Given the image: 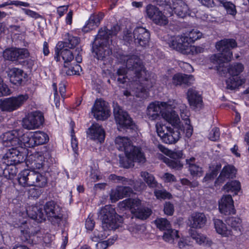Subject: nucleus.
<instances>
[{"mask_svg":"<svg viewBox=\"0 0 249 249\" xmlns=\"http://www.w3.org/2000/svg\"><path fill=\"white\" fill-rule=\"evenodd\" d=\"M74 123L73 122H71L70 124V125L71 127H72L71 130V147L73 150V151L76 153L78 150V142L75 138V136L73 134L74 133V130L73 128Z\"/></svg>","mask_w":249,"mask_h":249,"instance_id":"obj_52","label":"nucleus"},{"mask_svg":"<svg viewBox=\"0 0 249 249\" xmlns=\"http://www.w3.org/2000/svg\"><path fill=\"white\" fill-rule=\"evenodd\" d=\"M63 41L58 42L56 45L59 49L69 48L72 49L75 48L80 42L78 36H75L70 33H66L63 35Z\"/></svg>","mask_w":249,"mask_h":249,"instance_id":"obj_28","label":"nucleus"},{"mask_svg":"<svg viewBox=\"0 0 249 249\" xmlns=\"http://www.w3.org/2000/svg\"><path fill=\"white\" fill-rule=\"evenodd\" d=\"M159 149L160 151L168 156L170 158L163 157V161L166 163L168 166L172 169L176 170H180L183 167V164L180 162L179 159L182 158L183 154L181 151H173L170 150L166 147L160 145Z\"/></svg>","mask_w":249,"mask_h":249,"instance_id":"obj_11","label":"nucleus"},{"mask_svg":"<svg viewBox=\"0 0 249 249\" xmlns=\"http://www.w3.org/2000/svg\"><path fill=\"white\" fill-rule=\"evenodd\" d=\"M109 179L116 183H122L124 184H129L131 185H132L134 184L133 181L128 180L127 178L121 176H117L114 174L110 175L109 176Z\"/></svg>","mask_w":249,"mask_h":249,"instance_id":"obj_49","label":"nucleus"},{"mask_svg":"<svg viewBox=\"0 0 249 249\" xmlns=\"http://www.w3.org/2000/svg\"><path fill=\"white\" fill-rule=\"evenodd\" d=\"M43 212L53 224H58L62 219L61 208L54 201L47 202L43 207Z\"/></svg>","mask_w":249,"mask_h":249,"instance_id":"obj_15","label":"nucleus"},{"mask_svg":"<svg viewBox=\"0 0 249 249\" xmlns=\"http://www.w3.org/2000/svg\"><path fill=\"white\" fill-rule=\"evenodd\" d=\"M20 144L18 145V148L20 149H22L23 147H33L34 146V139L33 137L32 132H28L19 136Z\"/></svg>","mask_w":249,"mask_h":249,"instance_id":"obj_34","label":"nucleus"},{"mask_svg":"<svg viewBox=\"0 0 249 249\" xmlns=\"http://www.w3.org/2000/svg\"><path fill=\"white\" fill-rule=\"evenodd\" d=\"M29 53L26 49L11 48L6 49L3 53L4 58L7 60L15 61L29 56Z\"/></svg>","mask_w":249,"mask_h":249,"instance_id":"obj_21","label":"nucleus"},{"mask_svg":"<svg viewBox=\"0 0 249 249\" xmlns=\"http://www.w3.org/2000/svg\"><path fill=\"white\" fill-rule=\"evenodd\" d=\"M74 58L72 53L68 48L59 49L57 45L55 48L54 58L57 61H63L65 68L69 62L73 60Z\"/></svg>","mask_w":249,"mask_h":249,"instance_id":"obj_27","label":"nucleus"},{"mask_svg":"<svg viewBox=\"0 0 249 249\" xmlns=\"http://www.w3.org/2000/svg\"><path fill=\"white\" fill-rule=\"evenodd\" d=\"M24 160L22 152L18 147L9 149L3 157V163L6 165H15Z\"/></svg>","mask_w":249,"mask_h":249,"instance_id":"obj_18","label":"nucleus"},{"mask_svg":"<svg viewBox=\"0 0 249 249\" xmlns=\"http://www.w3.org/2000/svg\"><path fill=\"white\" fill-rule=\"evenodd\" d=\"M132 192V190L129 187L118 186L110 191V200L112 203L116 202L119 199L129 195Z\"/></svg>","mask_w":249,"mask_h":249,"instance_id":"obj_26","label":"nucleus"},{"mask_svg":"<svg viewBox=\"0 0 249 249\" xmlns=\"http://www.w3.org/2000/svg\"><path fill=\"white\" fill-rule=\"evenodd\" d=\"M28 94H20L0 101V109L2 111L12 112L19 108L28 99Z\"/></svg>","mask_w":249,"mask_h":249,"instance_id":"obj_13","label":"nucleus"},{"mask_svg":"<svg viewBox=\"0 0 249 249\" xmlns=\"http://www.w3.org/2000/svg\"><path fill=\"white\" fill-rule=\"evenodd\" d=\"M11 94L10 90L7 86L3 83V79L0 77V97Z\"/></svg>","mask_w":249,"mask_h":249,"instance_id":"obj_53","label":"nucleus"},{"mask_svg":"<svg viewBox=\"0 0 249 249\" xmlns=\"http://www.w3.org/2000/svg\"><path fill=\"white\" fill-rule=\"evenodd\" d=\"M8 75L10 82L14 85H18L21 83L23 71L19 69L14 68L9 70Z\"/></svg>","mask_w":249,"mask_h":249,"instance_id":"obj_35","label":"nucleus"},{"mask_svg":"<svg viewBox=\"0 0 249 249\" xmlns=\"http://www.w3.org/2000/svg\"><path fill=\"white\" fill-rule=\"evenodd\" d=\"M189 245V242L187 238L182 237L178 242V245L180 249H184Z\"/></svg>","mask_w":249,"mask_h":249,"instance_id":"obj_62","label":"nucleus"},{"mask_svg":"<svg viewBox=\"0 0 249 249\" xmlns=\"http://www.w3.org/2000/svg\"><path fill=\"white\" fill-rule=\"evenodd\" d=\"M207 218L203 213H194L188 218L187 224L192 228L201 229L204 227Z\"/></svg>","mask_w":249,"mask_h":249,"instance_id":"obj_25","label":"nucleus"},{"mask_svg":"<svg viewBox=\"0 0 249 249\" xmlns=\"http://www.w3.org/2000/svg\"><path fill=\"white\" fill-rule=\"evenodd\" d=\"M211 168V173L207 174L203 178V181L209 182L211 180H213L217 175L219 170L221 168V166L216 165L215 166H213Z\"/></svg>","mask_w":249,"mask_h":249,"instance_id":"obj_48","label":"nucleus"},{"mask_svg":"<svg viewBox=\"0 0 249 249\" xmlns=\"http://www.w3.org/2000/svg\"><path fill=\"white\" fill-rule=\"evenodd\" d=\"M213 222L214 228L217 234L223 237L230 238L231 241H232L235 238V236L233 234L232 229L228 228L222 220L214 218L213 219Z\"/></svg>","mask_w":249,"mask_h":249,"instance_id":"obj_23","label":"nucleus"},{"mask_svg":"<svg viewBox=\"0 0 249 249\" xmlns=\"http://www.w3.org/2000/svg\"><path fill=\"white\" fill-rule=\"evenodd\" d=\"M3 171L4 176L8 179H11L16 175L18 170L17 168L13 165H7Z\"/></svg>","mask_w":249,"mask_h":249,"instance_id":"obj_50","label":"nucleus"},{"mask_svg":"<svg viewBox=\"0 0 249 249\" xmlns=\"http://www.w3.org/2000/svg\"><path fill=\"white\" fill-rule=\"evenodd\" d=\"M155 223L157 228L160 231H166L171 228L170 222L166 218H157L155 220Z\"/></svg>","mask_w":249,"mask_h":249,"instance_id":"obj_46","label":"nucleus"},{"mask_svg":"<svg viewBox=\"0 0 249 249\" xmlns=\"http://www.w3.org/2000/svg\"><path fill=\"white\" fill-rule=\"evenodd\" d=\"M146 13L147 17L157 25L164 26L168 23L167 18L156 6L147 5Z\"/></svg>","mask_w":249,"mask_h":249,"instance_id":"obj_19","label":"nucleus"},{"mask_svg":"<svg viewBox=\"0 0 249 249\" xmlns=\"http://www.w3.org/2000/svg\"><path fill=\"white\" fill-rule=\"evenodd\" d=\"M241 189L240 183L237 180L228 182L223 187V190L228 193L237 195Z\"/></svg>","mask_w":249,"mask_h":249,"instance_id":"obj_39","label":"nucleus"},{"mask_svg":"<svg viewBox=\"0 0 249 249\" xmlns=\"http://www.w3.org/2000/svg\"><path fill=\"white\" fill-rule=\"evenodd\" d=\"M195 81L192 75H187L182 73H177L172 78V82L175 85H181L183 84L190 85Z\"/></svg>","mask_w":249,"mask_h":249,"instance_id":"obj_33","label":"nucleus"},{"mask_svg":"<svg viewBox=\"0 0 249 249\" xmlns=\"http://www.w3.org/2000/svg\"><path fill=\"white\" fill-rule=\"evenodd\" d=\"M228 223L235 231L240 232L242 231V221L240 218L237 217H230L228 220Z\"/></svg>","mask_w":249,"mask_h":249,"instance_id":"obj_42","label":"nucleus"},{"mask_svg":"<svg viewBox=\"0 0 249 249\" xmlns=\"http://www.w3.org/2000/svg\"><path fill=\"white\" fill-rule=\"evenodd\" d=\"M182 38L179 36H172L167 41L169 46L184 54H195L202 53L204 48L200 46H193L188 39Z\"/></svg>","mask_w":249,"mask_h":249,"instance_id":"obj_8","label":"nucleus"},{"mask_svg":"<svg viewBox=\"0 0 249 249\" xmlns=\"http://www.w3.org/2000/svg\"><path fill=\"white\" fill-rule=\"evenodd\" d=\"M9 5H15L17 6H22L24 7H29L30 6L29 3L25 2H22L18 0H9Z\"/></svg>","mask_w":249,"mask_h":249,"instance_id":"obj_64","label":"nucleus"},{"mask_svg":"<svg viewBox=\"0 0 249 249\" xmlns=\"http://www.w3.org/2000/svg\"><path fill=\"white\" fill-rule=\"evenodd\" d=\"M142 206L141 200L138 198H128L120 202L118 207L121 210L129 209L134 214Z\"/></svg>","mask_w":249,"mask_h":249,"instance_id":"obj_30","label":"nucleus"},{"mask_svg":"<svg viewBox=\"0 0 249 249\" xmlns=\"http://www.w3.org/2000/svg\"><path fill=\"white\" fill-rule=\"evenodd\" d=\"M195 159L194 158L186 160V163L188 165L189 170L192 175L201 177L203 174V171L201 167L195 164Z\"/></svg>","mask_w":249,"mask_h":249,"instance_id":"obj_36","label":"nucleus"},{"mask_svg":"<svg viewBox=\"0 0 249 249\" xmlns=\"http://www.w3.org/2000/svg\"><path fill=\"white\" fill-rule=\"evenodd\" d=\"M91 112L94 117L98 120H105L110 115L107 103L101 99L95 101Z\"/></svg>","mask_w":249,"mask_h":249,"instance_id":"obj_17","label":"nucleus"},{"mask_svg":"<svg viewBox=\"0 0 249 249\" xmlns=\"http://www.w3.org/2000/svg\"><path fill=\"white\" fill-rule=\"evenodd\" d=\"M107 37H108L106 29L100 30L95 38L92 50L98 60H103L111 52L109 48L111 40H109Z\"/></svg>","mask_w":249,"mask_h":249,"instance_id":"obj_9","label":"nucleus"},{"mask_svg":"<svg viewBox=\"0 0 249 249\" xmlns=\"http://www.w3.org/2000/svg\"><path fill=\"white\" fill-rule=\"evenodd\" d=\"M218 208L220 212L225 215L235 213L233 200L231 196L224 195L219 201Z\"/></svg>","mask_w":249,"mask_h":249,"instance_id":"obj_24","label":"nucleus"},{"mask_svg":"<svg viewBox=\"0 0 249 249\" xmlns=\"http://www.w3.org/2000/svg\"><path fill=\"white\" fill-rule=\"evenodd\" d=\"M151 210L147 207H142V206L134 213V215L141 219H145L151 214Z\"/></svg>","mask_w":249,"mask_h":249,"instance_id":"obj_44","label":"nucleus"},{"mask_svg":"<svg viewBox=\"0 0 249 249\" xmlns=\"http://www.w3.org/2000/svg\"><path fill=\"white\" fill-rule=\"evenodd\" d=\"M104 18V14L100 13L98 14H94L90 16L89 19L90 21H92L94 24H96L99 26L100 23V21L102 20Z\"/></svg>","mask_w":249,"mask_h":249,"instance_id":"obj_56","label":"nucleus"},{"mask_svg":"<svg viewBox=\"0 0 249 249\" xmlns=\"http://www.w3.org/2000/svg\"><path fill=\"white\" fill-rule=\"evenodd\" d=\"M179 65L182 69L186 72H191L193 71V67L190 64L188 63L181 62L179 63Z\"/></svg>","mask_w":249,"mask_h":249,"instance_id":"obj_63","label":"nucleus"},{"mask_svg":"<svg viewBox=\"0 0 249 249\" xmlns=\"http://www.w3.org/2000/svg\"><path fill=\"white\" fill-rule=\"evenodd\" d=\"M114 142L116 148L125 153V159L120 160V164L123 167L130 168L133 165L134 161H145V159L143 153L138 147L132 145L131 141L128 137L118 136L115 139Z\"/></svg>","mask_w":249,"mask_h":249,"instance_id":"obj_4","label":"nucleus"},{"mask_svg":"<svg viewBox=\"0 0 249 249\" xmlns=\"http://www.w3.org/2000/svg\"><path fill=\"white\" fill-rule=\"evenodd\" d=\"M123 38L127 42L134 40L136 44L141 46H146L149 41L150 33L145 28L138 27L135 29L133 33L129 30L124 31Z\"/></svg>","mask_w":249,"mask_h":249,"instance_id":"obj_10","label":"nucleus"},{"mask_svg":"<svg viewBox=\"0 0 249 249\" xmlns=\"http://www.w3.org/2000/svg\"><path fill=\"white\" fill-rule=\"evenodd\" d=\"M87 137L90 140L102 143L104 141L105 131L98 124H92L87 131Z\"/></svg>","mask_w":249,"mask_h":249,"instance_id":"obj_22","label":"nucleus"},{"mask_svg":"<svg viewBox=\"0 0 249 249\" xmlns=\"http://www.w3.org/2000/svg\"><path fill=\"white\" fill-rule=\"evenodd\" d=\"M237 44L233 39H224L216 43L215 47L221 53L212 55L211 60L216 66V70L219 74L222 75L228 71L231 77L226 80L227 88L231 90L234 89L241 86L245 82V79L238 75L243 71L244 65L240 63H235L228 68L225 66V63L231 60L232 53L231 49L235 48Z\"/></svg>","mask_w":249,"mask_h":249,"instance_id":"obj_3","label":"nucleus"},{"mask_svg":"<svg viewBox=\"0 0 249 249\" xmlns=\"http://www.w3.org/2000/svg\"><path fill=\"white\" fill-rule=\"evenodd\" d=\"M220 137L219 129L217 127L213 128L209 134V139L212 141H216Z\"/></svg>","mask_w":249,"mask_h":249,"instance_id":"obj_55","label":"nucleus"},{"mask_svg":"<svg viewBox=\"0 0 249 249\" xmlns=\"http://www.w3.org/2000/svg\"><path fill=\"white\" fill-rule=\"evenodd\" d=\"M154 195L158 199H170L172 195L165 190H155Z\"/></svg>","mask_w":249,"mask_h":249,"instance_id":"obj_51","label":"nucleus"},{"mask_svg":"<svg viewBox=\"0 0 249 249\" xmlns=\"http://www.w3.org/2000/svg\"><path fill=\"white\" fill-rule=\"evenodd\" d=\"M144 229V227L134 224L129 225L128 228V230L132 235L136 237L141 236V234L143 232Z\"/></svg>","mask_w":249,"mask_h":249,"instance_id":"obj_47","label":"nucleus"},{"mask_svg":"<svg viewBox=\"0 0 249 249\" xmlns=\"http://www.w3.org/2000/svg\"><path fill=\"white\" fill-rule=\"evenodd\" d=\"M22 134L20 130H13L3 133L0 136L2 144L4 146L18 147L20 144L19 136Z\"/></svg>","mask_w":249,"mask_h":249,"instance_id":"obj_20","label":"nucleus"},{"mask_svg":"<svg viewBox=\"0 0 249 249\" xmlns=\"http://www.w3.org/2000/svg\"><path fill=\"white\" fill-rule=\"evenodd\" d=\"M22 215L24 219H26L27 216H29L39 222L45 219V214L43 212L42 208L38 206L28 207L26 210V213H23Z\"/></svg>","mask_w":249,"mask_h":249,"instance_id":"obj_29","label":"nucleus"},{"mask_svg":"<svg viewBox=\"0 0 249 249\" xmlns=\"http://www.w3.org/2000/svg\"><path fill=\"white\" fill-rule=\"evenodd\" d=\"M113 112L119 130L133 128V124L132 119L127 113L123 110L118 104L114 105Z\"/></svg>","mask_w":249,"mask_h":249,"instance_id":"obj_14","label":"nucleus"},{"mask_svg":"<svg viewBox=\"0 0 249 249\" xmlns=\"http://www.w3.org/2000/svg\"><path fill=\"white\" fill-rule=\"evenodd\" d=\"M95 225V222L93 221V219L92 216H90V215L87 218L85 222V227L87 230L91 231Z\"/></svg>","mask_w":249,"mask_h":249,"instance_id":"obj_59","label":"nucleus"},{"mask_svg":"<svg viewBox=\"0 0 249 249\" xmlns=\"http://www.w3.org/2000/svg\"><path fill=\"white\" fill-rule=\"evenodd\" d=\"M179 237L178 231L170 228L164 231L162 235L163 240L169 244H174L175 240Z\"/></svg>","mask_w":249,"mask_h":249,"instance_id":"obj_38","label":"nucleus"},{"mask_svg":"<svg viewBox=\"0 0 249 249\" xmlns=\"http://www.w3.org/2000/svg\"><path fill=\"white\" fill-rule=\"evenodd\" d=\"M44 122V116L40 111H33L29 113L23 119V126L28 130L36 129L39 127Z\"/></svg>","mask_w":249,"mask_h":249,"instance_id":"obj_16","label":"nucleus"},{"mask_svg":"<svg viewBox=\"0 0 249 249\" xmlns=\"http://www.w3.org/2000/svg\"><path fill=\"white\" fill-rule=\"evenodd\" d=\"M174 206L169 202H166L164 207V213L167 215H172L174 213Z\"/></svg>","mask_w":249,"mask_h":249,"instance_id":"obj_61","label":"nucleus"},{"mask_svg":"<svg viewBox=\"0 0 249 249\" xmlns=\"http://www.w3.org/2000/svg\"><path fill=\"white\" fill-rule=\"evenodd\" d=\"M50 157L49 151L44 147L40 151L28 156L26 159V164L28 166L34 169H40L43 167L45 160Z\"/></svg>","mask_w":249,"mask_h":249,"instance_id":"obj_12","label":"nucleus"},{"mask_svg":"<svg viewBox=\"0 0 249 249\" xmlns=\"http://www.w3.org/2000/svg\"><path fill=\"white\" fill-rule=\"evenodd\" d=\"M18 184L23 187H43L47 184V179L44 176L29 169H24L18 174Z\"/></svg>","mask_w":249,"mask_h":249,"instance_id":"obj_7","label":"nucleus"},{"mask_svg":"<svg viewBox=\"0 0 249 249\" xmlns=\"http://www.w3.org/2000/svg\"><path fill=\"white\" fill-rule=\"evenodd\" d=\"M161 178L165 182L172 183L176 181L175 176L169 173H164L161 177Z\"/></svg>","mask_w":249,"mask_h":249,"instance_id":"obj_58","label":"nucleus"},{"mask_svg":"<svg viewBox=\"0 0 249 249\" xmlns=\"http://www.w3.org/2000/svg\"><path fill=\"white\" fill-rule=\"evenodd\" d=\"M190 234L191 237L199 245H210L211 244V241H209L206 236L196 231H192Z\"/></svg>","mask_w":249,"mask_h":249,"instance_id":"obj_41","label":"nucleus"},{"mask_svg":"<svg viewBox=\"0 0 249 249\" xmlns=\"http://www.w3.org/2000/svg\"><path fill=\"white\" fill-rule=\"evenodd\" d=\"M34 139V146L40 144H43L49 141L48 135L42 131H37L32 132Z\"/></svg>","mask_w":249,"mask_h":249,"instance_id":"obj_37","label":"nucleus"},{"mask_svg":"<svg viewBox=\"0 0 249 249\" xmlns=\"http://www.w3.org/2000/svg\"><path fill=\"white\" fill-rule=\"evenodd\" d=\"M98 218L102 221L104 230H115L119 228L123 220L111 205H106L98 212Z\"/></svg>","mask_w":249,"mask_h":249,"instance_id":"obj_6","label":"nucleus"},{"mask_svg":"<svg viewBox=\"0 0 249 249\" xmlns=\"http://www.w3.org/2000/svg\"><path fill=\"white\" fill-rule=\"evenodd\" d=\"M179 112L181 118L186 120V135L190 138L193 131L188 119L189 113L187 107L180 100H169L167 102L155 101L147 107L146 114L151 121L158 120L160 116L172 125L180 126V119L177 114Z\"/></svg>","mask_w":249,"mask_h":249,"instance_id":"obj_2","label":"nucleus"},{"mask_svg":"<svg viewBox=\"0 0 249 249\" xmlns=\"http://www.w3.org/2000/svg\"><path fill=\"white\" fill-rule=\"evenodd\" d=\"M187 98L190 105L195 108H200L202 106V98L199 93L193 88L188 89Z\"/></svg>","mask_w":249,"mask_h":249,"instance_id":"obj_31","label":"nucleus"},{"mask_svg":"<svg viewBox=\"0 0 249 249\" xmlns=\"http://www.w3.org/2000/svg\"><path fill=\"white\" fill-rule=\"evenodd\" d=\"M202 36V34L197 29H193L188 34H185L183 35L178 36L182 38H186L185 40L188 39L190 43H192L197 39L200 38Z\"/></svg>","mask_w":249,"mask_h":249,"instance_id":"obj_40","label":"nucleus"},{"mask_svg":"<svg viewBox=\"0 0 249 249\" xmlns=\"http://www.w3.org/2000/svg\"><path fill=\"white\" fill-rule=\"evenodd\" d=\"M82 69L79 64H75L72 67L69 68L66 70V72L67 75H79Z\"/></svg>","mask_w":249,"mask_h":249,"instance_id":"obj_54","label":"nucleus"},{"mask_svg":"<svg viewBox=\"0 0 249 249\" xmlns=\"http://www.w3.org/2000/svg\"><path fill=\"white\" fill-rule=\"evenodd\" d=\"M236 173L235 168L231 165H227L224 167L218 178L216 180L215 184L223 183L227 179L232 178Z\"/></svg>","mask_w":249,"mask_h":249,"instance_id":"obj_32","label":"nucleus"},{"mask_svg":"<svg viewBox=\"0 0 249 249\" xmlns=\"http://www.w3.org/2000/svg\"><path fill=\"white\" fill-rule=\"evenodd\" d=\"M220 3L224 7L228 14L234 16L236 13L235 5L231 1L224 0H218Z\"/></svg>","mask_w":249,"mask_h":249,"instance_id":"obj_45","label":"nucleus"},{"mask_svg":"<svg viewBox=\"0 0 249 249\" xmlns=\"http://www.w3.org/2000/svg\"><path fill=\"white\" fill-rule=\"evenodd\" d=\"M98 26V25H97L95 23L94 24V23H93L92 22V21H90V20L89 19L87 24L83 27V30L84 32H87L89 31V30H91L95 29Z\"/></svg>","mask_w":249,"mask_h":249,"instance_id":"obj_60","label":"nucleus"},{"mask_svg":"<svg viewBox=\"0 0 249 249\" xmlns=\"http://www.w3.org/2000/svg\"><path fill=\"white\" fill-rule=\"evenodd\" d=\"M141 176L150 187L155 188L157 187L158 182L152 175L147 172L143 171L141 173Z\"/></svg>","mask_w":249,"mask_h":249,"instance_id":"obj_43","label":"nucleus"},{"mask_svg":"<svg viewBox=\"0 0 249 249\" xmlns=\"http://www.w3.org/2000/svg\"><path fill=\"white\" fill-rule=\"evenodd\" d=\"M106 29L107 30V38L109 40H110V37L116 35L118 31L120 30V27L118 25H114L113 27L111 28L110 30H108L107 28L105 27L104 28H102L100 30H104Z\"/></svg>","mask_w":249,"mask_h":249,"instance_id":"obj_57","label":"nucleus"},{"mask_svg":"<svg viewBox=\"0 0 249 249\" xmlns=\"http://www.w3.org/2000/svg\"><path fill=\"white\" fill-rule=\"evenodd\" d=\"M184 121V124H181L180 122V127H175L178 130H175L170 126L165 125L161 121H158L156 124V132L158 136L160 138L163 142L168 144H172L177 142L180 138V133L179 129L183 130L186 133V127H185L186 120L183 119ZM175 127V126H174ZM186 135V133H185ZM187 137V135H186Z\"/></svg>","mask_w":249,"mask_h":249,"instance_id":"obj_5","label":"nucleus"},{"mask_svg":"<svg viewBox=\"0 0 249 249\" xmlns=\"http://www.w3.org/2000/svg\"><path fill=\"white\" fill-rule=\"evenodd\" d=\"M121 59L122 62L125 63L127 71L123 67L118 70V81L124 84L127 79L133 93L137 97H142V94L146 89L155 84V75L145 71L141 60L136 55L123 56Z\"/></svg>","mask_w":249,"mask_h":249,"instance_id":"obj_1","label":"nucleus"}]
</instances>
